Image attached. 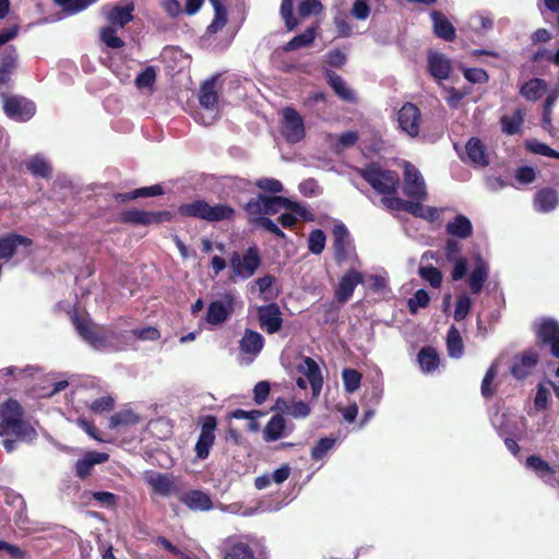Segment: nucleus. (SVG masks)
<instances>
[{"instance_id":"obj_26","label":"nucleus","mask_w":559,"mask_h":559,"mask_svg":"<svg viewBox=\"0 0 559 559\" xmlns=\"http://www.w3.org/2000/svg\"><path fill=\"white\" fill-rule=\"evenodd\" d=\"M428 70L437 80H445L451 72V62L442 53L431 51L428 55Z\"/></svg>"},{"instance_id":"obj_57","label":"nucleus","mask_w":559,"mask_h":559,"mask_svg":"<svg viewBox=\"0 0 559 559\" xmlns=\"http://www.w3.org/2000/svg\"><path fill=\"white\" fill-rule=\"evenodd\" d=\"M323 10V5L318 0H304L298 8V13L301 17L311 14H319Z\"/></svg>"},{"instance_id":"obj_25","label":"nucleus","mask_w":559,"mask_h":559,"mask_svg":"<svg viewBox=\"0 0 559 559\" xmlns=\"http://www.w3.org/2000/svg\"><path fill=\"white\" fill-rule=\"evenodd\" d=\"M536 344L543 348L549 346L559 336V323L554 319H544L535 330Z\"/></svg>"},{"instance_id":"obj_6","label":"nucleus","mask_w":559,"mask_h":559,"mask_svg":"<svg viewBox=\"0 0 559 559\" xmlns=\"http://www.w3.org/2000/svg\"><path fill=\"white\" fill-rule=\"evenodd\" d=\"M200 110L195 119L204 126H210L219 117V102L216 79L205 81L199 92Z\"/></svg>"},{"instance_id":"obj_43","label":"nucleus","mask_w":559,"mask_h":559,"mask_svg":"<svg viewBox=\"0 0 559 559\" xmlns=\"http://www.w3.org/2000/svg\"><path fill=\"white\" fill-rule=\"evenodd\" d=\"M12 503L17 504V510L14 514V523L21 530H28L31 521L26 514V503L21 495H16L12 499Z\"/></svg>"},{"instance_id":"obj_22","label":"nucleus","mask_w":559,"mask_h":559,"mask_svg":"<svg viewBox=\"0 0 559 559\" xmlns=\"http://www.w3.org/2000/svg\"><path fill=\"white\" fill-rule=\"evenodd\" d=\"M145 480L155 493L163 497H168L179 492V488L173 477L167 474L152 473L146 476Z\"/></svg>"},{"instance_id":"obj_54","label":"nucleus","mask_w":559,"mask_h":559,"mask_svg":"<svg viewBox=\"0 0 559 559\" xmlns=\"http://www.w3.org/2000/svg\"><path fill=\"white\" fill-rule=\"evenodd\" d=\"M17 51L13 46L7 48V50L0 56V68L13 72L17 66Z\"/></svg>"},{"instance_id":"obj_11","label":"nucleus","mask_w":559,"mask_h":559,"mask_svg":"<svg viewBox=\"0 0 559 559\" xmlns=\"http://www.w3.org/2000/svg\"><path fill=\"white\" fill-rule=\"evenodd\" d=\"M396 121L399 129L409 138H417L420 133L423 124V116L420 109L407 103L397 111Z\"/></svg>"},{"instance_id":"obj_60","label":"nucleus","mask_w":559,"mask_h":559,"mask_svg":"<svg viewBox=\"0 0 559 559\" xmlns=\"http://www.w3.org/2000/svg\"><path fill=\"white\" fill-rule=\"evenodd\" d=\"M271 385L267 381H260L253 388V401L257 405H262L269 397Z\"/></svg>"},{"instance_id":"obj_50","label":"nucleus","mask_w":559,"mask_h":559,"mask_svg":"<svg viewBox=\"0 0 559 559\" xmlns=\"http://www.w3.org/2000/svg\"><path fill=\"white\" fill-rule=\"evenodd\" d=\"M419 275L433 288H439L442 284L443 276L441 271L432 265L421 266L419 269Z\"/></svg>"},{"instance_id":"obj_27","label":"nucleus","mask_w":559,"mask_h":559,"mask_svg":"<svg viewBox=\"0 0 559 559\" xmlns=\"http://www.w3.org/2000/svg\"><path fill=\"white\" fill-rule=\"evenodd\" d=\"M264 346L263 336L251 329H246L239 342V349L243 354L257 356Z\"/></svg>"},{"instance_id":"obj_46","label":"nucleus","mask_w":559,"mask_h":559,"mask_svg":"<svg viewBox=\"0 0 559 559\" xmlns=\"http://www.w3.org/2000/svg\"><path fill=\"white\" fill-rule=\"evenodd\" d=\"M26 168L34 176L47 178L50 176L51 168L47 164V162L40 157H33L28 162H26Z\"/></svg>"},{"instance_id":"obj_36","label":"nucleus","mask_w":559,"mask_h":559,"mask_svg":"<svg viewBox=\"0 0 559 559\" xmlns=\"http://www.w3.org/2000/svg\"><path fill=\"white\" fill-rule=\"evenodd\" d=\"M523 121L524 111L522 109H516V111L513 115H504L501 117V129L506 134H518L521 132Z\"/></svg>"},{"instance_id":"obj_45","label":"nucleus","mask_w":559,"mask_h":559,"mask_svg":"<svg viewBox=\"0 0 559 559\" xmlns=\"http://www.w3.org/2000/svg\"><path fill=\"white\" fill-rule=\"evenodd\" d=\"M328 80L334 92L345 100H352L354 98L353 92L347 87L343 79L335 73H328Z\"/></svg>"},{"instance_id":"obj_7","label":"nucleus","mask_w":559,"mask_h":559,"mask_svg":"<svg viewBox=\"0 0 559 559\" xmlns=\"http://www.w3.org/2000/svg\"><path fill=\"white\" fill-rule=\"evenodd\" d=\"M364 179L379 193L384 197H397L396 188L399 185V176L396 173L383 169L380 166L371 165L360 170Z\"/></svg>"},{"instance_id":"obj_23","label":"nucleus","mask_w":559,"mask_h":559,"mask_svg":"<svg viewBox=\"0 0 559 559\" xmlns=\"http://www.w3.org/2000/svg\"><path fill=\"white\" fill-rule=\"evenodd\" d=\"M539 360V356L534 350H527L516 357L511 367V374L518 379H525L534 369Z\"/></svg>"},{"instance_id":"obj_44","label":"nucleus","mask_w":559,"mask_h":559,"mask_svg":"<svg viewBox=\"0 0 559 559\" xmlns=\"http://www.w3.org/2000/svg\"><path fill=\"white\" fill-rule=\"evenodd\" d=\"M361 378L362 376L358 370L344 368L342 371V379L345 391L348 393L357 391L360 386Z\"/></svg>"},{"instance_id":"obj_58","label":"nucleus","mask_w":559,"mask_h":559,"mask_svg":"<svg viewBox=\"0 0 559 559\" xmlns=\"http://www.w3.org/2000/svg\"><path fill=\"white\" fill-rule=\"evenodd\" d=\"M115 407V400L110 395L102 396L96 399L91 404V409L96 414H102L105 412H110Z\"/></svg>"},{"instance_id":"obj_17","label":"nucleus","mask_w":559,"mask_h":559,"mask_svg":"<svg viewBox=\"0 0 559 559\" xmlns=\"http://www.w3.org/2000/svg\"><path fill=\"white\" fill-rule=\"evenodd\" d=\"M364 277L360 272L349 269L340 280L335 288V298L338 302L345 304L353 296L356 286L362 283Z\"/></svg>"},{"instance_id":"obj_3","label":"nucleus","mask_w":559,"mask_h":559,"mask_svg":"<svg viewBox=\"0 0 559 559\" xmlns=\"http://www.w3.org/2000/svg\"><path fill=\"white\" fill-rule=\"evenodd\" d=\"M444 248V255L447 260L453 264L451 278L455 282L465 278L468 274L469 267L472 266L467 284L473 294H480L489 277L490 269L488 262L479 253H474L471 259L464 257L461 253V247Z\"/></svg>"},{"instance_id":"obj_30","label":"nucleus","mask_w":559,"mask_h":559,"mask_svg":"<svg viewBox=\"0 0 559 559\" xmlns=\"http://www.w3.org/2000/svg\"><path fill=\"white\" fill-rule=\"evenodd\" d=\"M466 155L469 162L476 166L484 167L488 165L486 148L478 139L472 138L466 143Z\"/></svg>"},{"instance_id":"obj_62","label":"nucleus","mask_w":559,"mask_h":559,"mask_svg":"<svg viewBox=\"0 0 559 559\" xmlns=\"http://www.w3.org/2000/svg\"><path fill=\"white\" fill-rule=\"evenodd\" d=\"M132 334L141 341H157L160 337V332L155 326L135 329L132 330Z\"/></svg>"},{"instance_id":"obj_34","label":"nucleus","mask_w":559,"mask_h":559,"mask_svg":"<svg viewBox=\"0 0 559 559\" xmlns=\"http://www.w3.org/2000/svg\"><path fill=\"white\" fill-rule=\"evenodd\" d=\"M328 141L334 152L341 153L356 144L358 134L354 131H347L342 134H330Z\"/></svg>"},{"instance_id":"obj_18","label":"nucleus","mask_w":559,"mask_h":559,"mask_svg":"<svg viewBox=\"0 0 559 559\" xmlns=\"http://www.w3.org/2000/svg\"><path fill=\"white\" fill-rule=\"evenodd\" d=\"M135 5L133 1H123L121 4H116L110 8L105 16L112 27L123 28L128 23L133 21V12Z\"/></svg>"},{"instance_id":"obj_14","label":"nucleus","mask_w":559,"mask_h":559,"mask_svg":"<svg viewBox=\"0 0 559 559\" xmlns=\"http://www.w3.org/2000/svg\"><path fill=\"white\" fill-rule=\"evenodd\" d=\"M3 110L16 121H27L36 112L35 104L23 96H3Z\"/></svg>"},{"instance_id":"obj_47","label":"nucleus","mask_w":559,"mask_h":559,"mask_svg":"<svg viewBox=\"0 0 559 559\" xmlns=\"http://www.w3.org/2000/svg\"><path fill=\"white\" fill-rule=\"evenodd\" d=\"M526 467L535 471L540 477L546 474H555V469L539 455H530L526 459Z\"/></svg>"},{"instance_id":"obj_19","label":"nucleus","mask_w":559,"mask_h":559,"mask_svg":"<svg viewBox=\"0 0 559 559\" xmlns=\"http://www.w3.org/2000/svg\"><path fill=\"white\" fill-rule=\"evenodd\" d=\"M109 457V454L106 452H85L83 457L75 462V475L81 479L87 478L92 475L95 465L108 462Z\"/></svg>"},{"instance_id":"obj_61","label":"nucleus","mask_w":559,"mask_h":559,"mask_svg":"<svg viewBox=\"0 0 559 559\" xmlns=\"http://www.w3.org/2000/svg\"><path fill=\"white\" fill-rule=\"evenodd\" d=\"M526 147L533 153L548 157L559 158V152L554 151L548 145L540 143L538 141H528L526 143Z\"/></svg>"},{"instance_id":"obj_4","label":"nucleus","mask_w":559,"mask_h":559,"mask_svg":"<svg viewBox=\"0 0 559 559\" xmlns=\"http://www.w3.org/2000/svg\"><path fill=\"white\" fill-rule=\"evenodd\" d=\"M178 212L185 217H195L211 223L231 219L235 211L226 204L211 205L203 200L181 204Z\"/></svg>"},{"instance_id":"obj_2","label":"nucleus","mask_w":559,"mask_h":559,"mask_svg":"<svg viewBox=\"0 0 559 559\" xmlns=\"http://www.w3.org/2000/svg\"><path fill=\"white\" fill-rule=\"evenodd\" d=\"M0 436L8 453L16 450L21 442H31L37 437L35 428L25 419L21 403L12 397L0 403Z\"/></svg>"},{"instance_id":"obj_63","label":"nucleus","mask_w":559,"mask_h":559,"mask_svg":"<svg viewBox=\"0 0 559 559\" xmlns=\"http://www.w3.org/2000/svg\"><path fill=\"white\" fill-rule=\"evenodd\" d=\"M464 76L467 81L474 84L486 83L488 81L487 72L479 68L465 69Z\"/></svg>"},{"instance_id":"obj_48","label":"nucleus","mask_w":559,"mask_h":559,"mask_svg":"<svg viewBox=\"0 0 559 559\" xmlns=\"http://www.w3.org/2000/svg\"><path fill=\"white\" fill-rule=\"evenodd\" d=\"M472 309V299L468 295L463 294L456 298L453 318L456 322H461L468 316Z\"/></svg>"},{"instance_id":"obj_38","label":"nucleus","mask_w":559,"mask_h":559,"mask_svg":"<svg viewBox=\"0 0 559 559\" xmlns=\"http://www.w3.org/2000/svg\"><path fill=\"white\" fill-rule=\"evenodd\" d=\"M139 421V415H136L132 409H122L110 416L108 427L110 429H116L118 427L135 425Z\"/></svg>"},{"instance_id":"obj_51","label":"nucleus","mask_w":559,"mask_h":559,"mask_svg":"<svg viewBox=\"0 0 559 559\" xmlns=\"http://www.w3.org/2000/svg\"><path fill=\"white\" fill-rule=\"evenodd\" d=\"M102 41L109 48H121L123 40L117 35V28L110 25L100 29Z\"/></svg>"},{"instance_id":"obj_29","label":"nucleus","mask_w":559,"mask_h":559,"mask_svg":"<svg viewBox=\"0 0 559 559\" xmlns=\"http://www.w3.org/2000/svg\"><path fill=\"white\" fill-rule=\"evenodd\" d=\"M447 231L453 237L466 239L473 233V225L466 216L456 215L447 224Z\"/></svg>"},{"instance_id":"obj_24","label":"nucleus","mask_w":559,"mask_h":559,"mask_svg":"<svg viewBox=\"0 0 559 559\" xmlns=\"http://www.w3.org/2000/svg\"><path fill=\"white\" fill-rule=\"evenodd\" d=\"M179 500L193 511H210L213 508L211 497L199 489H192L183 492Z\"/></svg>"},{"instance_id":"obj_8","label":"nucleus","mask_w":559,"mask_h":559,"mask_svg":"<svg viewBox=\"0 0 559 559\" xmlns=\"http://www.w3.org/2000/svg\"><path fill=\"white\" fill-rule=\"evenodd\" d=\"M382 204L392 211H406L416 217L435 222L440 218L441 210L437 207L426 206L420 202L404 201L399 197H384Z\"/></svg>"},{"instance_id":"obj_39","label":"nucleus","mask_w":559,"mask_h":559,"mask_svg":"<svg viewBox=\"0 0 559 559\" xmlns=\"http://www.w3.org/2000/svg\"><path fill=\"white\" fill-rule=\"evenodd\" d=\"M224 559H255V556L248 544L238 542L225 549Z\"/></svg>"},{"instance_id":"obj_53","label":"nucleus","mask_w":559,"mask_h":559,"mask_svg":"<svg viewBox=\"0 0 559 559\" xmlns=\"http://www.w3.org/2000/svg\"><path fill=\"white\" fill-rule=\"evenodd\" d=\"M430 301V296L427 290L418 289L407 301V307L411 313H416L419 308L428 307Z\"/></svg>"},{"instance_id":"obj_33","label":"nucleus","mask_w":559,"mask_h":559,"mask_svg":"<svg viewBox=\"0 0 559 559\" xmlns=\"http://www.w3.org/2000/svg\"><path fill=\"white\" fill-rule=\"evenodd\" d=\"M433 29L438 37L445 40H452L455 37V29L449 20L441 13L433 11L431 13Z\"/></svg>"},{"instance_id":"obj_56","label":"nucleus","mask_w":559,"mask_h":559,"mask_svg":"<svg viewBox=\"0 0 559 559\" xmlns=\"http://www.w3.org/2000/svg\"><path fill=\"white\" fill-rule=\"evenodd\" d=\"M493 25V19L487 13H477L471 19V26L475 31H487Z\"/></svg>"},{"instance_id":"obj_35","label":"nucleus","mask_w":559,"mask_h":559,"mask_svg":"<svg viewBox=\"0 0 559 559\" xmlns=\"http://www.w3.org/2000/svg\"><path fill=\"white\" fill-rule=\"evenodd\" d=\"M558 204L557 192L552 189L540 190L534 199V206L539 212H549Z\"/></svg>"},{"instance_id":"obj_13","label":"nucleus","mask_w":559,"mask_h":559,"mask_svg":"<svg viewBox=\"0 0 559 559\" xmlns=\"http://www.w3.org/2000/svg\"><path fill=\"white\" fill-rule=\"evenodd\" d=\"M173 214L168 211H144L139 209H129L120 213V221L135 225H154L170 221Z\"/></svg>"},{"instance_id":"obj_59","label":"nucleus","mask_w":559,"mask_h":559,"mask_svg":"<svg viewBox=\"0 0 559 559\" xmlns=\"http://www.w3.org/2000/svg\"><path fill=\"white\" fill-rule=\"evenodd\" d=\"M156 80V72L153 68H146L135 79V84L139 88H150Z\"/></svg>"},{"instance_id":"obj_15","label":"nucleus","mask_w":559,"mask_h":559,"mask_svg":"<svg viewBox=\"0 0 559 559\" xmlns=\"http://www.w3.org/2000/svg\"><path fill=\"white\" fill-rule=\"evenodd\" d=\"M281 130L285 139L292 143L301 141L306 135L302 117L290 107L283 109Z\"/></svg>"},{"instance_id":"obj_37","label":"nucleus","mask_w":559,"mask_h":559,"mask_svg":"<svg viewBox=\"0 0 559 559\" xmlns=\"http://www.w3.org/2000/svg\"><path fill=\"white\" fill-rule=\"evenodd\" d=\"M447 349L450 357L460 358L464 353V345L459 330L452 325L447 334Z\"/></svg>"},{"instance_id":"obj_42","label":"nucleus","mask_w":559,"mask_h":559,"mask_svg":"<svg viewBox=\"0 0 559 559\" xmlns=\"http://www.w3.org/2000/svg\"><path fill=\"white\" fill-rule=\"evenodd\" d=\"M210 3L214 9L215 15L212 23L207 27V32L214 34L226 25L227 16L226 10L219 0H210Z\"/></svg>"},{"instance_id":"obj_10","label":"nucleus","mask_w":559,"mask_h":559,"mask_svg":"<svg viewBox=\"0 0 559 559\" xmlns=\"http://www.w3.org/2000/svg\"><path fill=\"white\" fill-rule=\"evenodd\" d=\"M403 192L406 197L418 201L427 199V188L420 171L409 162H403Z\"/></svg>"},{"instance_id":"obj_31","label":"nucleus","mask_w":559,"mask_h":559,"mask_svg":"<svg viewBox=\"0 0 559 559\" xmlns=\"http://www.w3.org/2000/svg\"><path fill=\"white\" fill-rule=\"evenodd\" d=\"M83 498L95 501L98 507L106 508L108 510H116L119 504V496L109 491H85Z\"/></svg>"},{"instance_id":"obj_20","label":"nucleus","mask_w":559,"mask_h":559,"mask_svg":"<svg viewBox=\"0 0 559 559\" xmlns=\"http://www.w3.org/2000/svg\"><path fill=\"white\" fill-rule=\"evenodd\" d=\"M225 300L227 305L224 302L216 300L212 301L206 311V322L211 325H218L224 323L233 312L234 305V296L231 294L225 295Z\"/></svg>"},{"instance_id":"obj_55","label":"nucleus","mask_w":559,"mask_h":559,"mask_svg":"<svg viewBox=\"0 0 559 559\" xmlns=\"http://www.w3.org/2000/svg\"><path fill=\"white\" fill-rule=\"evenodd\" d=\"M281 15L288 31L294 29L298 25V21L293 16V0H282Z\"/></svg>"},{"instance_id":"obj_1","label":"nucleus","mask_w":559,"mask_h":559,"mask_svg":"<svg viewBox=\"0 0 559 559\" xmlns=\"http://www.w3.org/2000/svg\"><path fill=\"white\" fill-rule=\"evenodd\" d=\"M246 211L251 222L282 238L284 234L267 217L269 215L280 214V222L283 227H293L299 218L312 221V214L304 205L283 197L260 194L247 203Z\"/></svg>"},{"instance_id":"obj_64","label":"nucleus","mask_w":559,"mask_h":559,"mask_svg":"<svg viewBox=\"0 0 559 559\" xmlns=\"http://www.w3.org/2000/svg\"><path fill=\"white\" fill-rule=\"evenodd\" d=\"M332 235L334 245H343L344 242L349 241V233L343 223H334Z\"/></svg>"},{"instance_id":"obj_21","label":"nucleus","mask_w":559,"mask_h":559,"mask_svg":"<svg viewBox=\"0 0 559 559\" xmlns=\"http://www.w3.org/2000/svg\"><path fill=\"white\" fill-rule=\"evenodd\" d=\"M298 370L302 372L309 381L312 395L318 397L322 390L323 377L317 361L311 357H305L302 364L298 366Z\"/></svg>"},{"instance_id":"obj_52","label":"nucleus","mask_w":559,"mask_h":559,"mask_svg":"<svg viewBox=\"0 0 559 559\" xmlns=\"http://www.w3.org/2000/svg\"><path fill=\"white\" fill-rule=\"evenodd\" d=\"M334 438H321L311 449V459L313 461L322 460L328 452L334 447Z\"/></svg>"},{"instance_id":"obj_32","label":"nucleus","mask_w":559,"mask_h":559,"mask_svg":"<svg viewBox=\"0 0 559 559\" xmlns=\"http://www.w3.org/2000/svg\"><path fill=\"white\" fill-rule=\"evenodd\" d=\"M285 428L286 420L282 415L276 414L272 416L263 431L264 440L270 442L283 438L285 436Z\"/></svg>"},{"instance_id":"obj_28","label":"nucleus","mask_w":559,"mask_h":559,"mask_svg":"<svg viewBox=\"0 0 559 559\" xmlns=\"http://www.w3.org/2000/svg\"><path fill=\"white\" fill-rule=\"evenodd\" d=\"M417 361L423 372L430 373L438 369L440 357L432 346H424L417 354Z\"/></svg>"},{"instance_id":"obj_9","label":"nucleus","mask_w":559,"mask_h":559,"mask_svg":"<svg viewBox=\"0 0 559 559\" xmlns=\"http://www.w3.org/2000/svg\"><path fill=\"white\" fill-rule=\"evenodd\" d=\"M260 264L261 258L257 247H248L242 257L238 252H234L230 258V269L233 272L230 280L235 281V277L241 280L250 278Z\"/></svg>"},{"instance_id":"obj_40","label":"nucleus","mask_w":559,"mask_h":559,"mask_svg":"<svg viewBox=\"0 0 559 559\" xmlns=\"http://www.w3.org/2000/svg\"><path fill=\"white\" fill-rule=\"evenodd\" d=\"M316 36L317 26L309 27L302 34L295 36L292 40H289L285 46V50L290 51L309 46L314 40Z\"/></svg>"},{"instance_id":"obj_41","label":"nucleus","mask_w":559,"mask_h":559,"mask_svg":"<svg viewBox=\"0 0 559 559\" xmlns=\"http://www.w3.org/2000/svg\"><path fill=\"white\" fill-rule=\"evenodd\" d=\"M546 90V83L540 79H533L521 87V94L528 100H536Z\"/></svg>"},{"instance_id":"obj_12","label":"nucleus","mask_w":559,"mask_h":559,"mask_svg":"<svg viewBox=\"0 0 559 559\" xmlns=\"http://www.w3.org/2000/svg\"><path fill=\"white\" fill-rule=\"evenodd\" d=\"M200 420L201 431L197 440L194 451L198 459L205 460L209 457L210 451L215 442L217 419L214 415H206L201 417Z\"/></svg>"},{"instance_id":"obj_16","label":"nucleus","mask_w":559,"mask_h":559,"mask_svg":"<svg viewBox=\"0 0 559 559\" xmlns=\"http://www.w3.org/2000/svg\"><path fill=\"white\" fill-rule=\"evenodd\" d=\"M257 313L261 329L267 334H275L282 329L283 317L277 304L271 302L260 306L257 309Z\"/></svg>"},{"instance_id":"obj_49","label":"nucleus","mask_w":559,"mask_h":559,"mask_svg":"<svg viewBox=\"0 0 559 559\" xmlns=\"http://www.w3.org/2000/svg\"><path fill=\"white\" fill-rule=\"evenodd\" d=\"M496 377H497V369L495 366H490L487 369V371L483 378L481 385H480L481 395L486 400L491 399L496 393V389L492 386V383H493Z\"/></svg>"},{"instance_id":"obj_5","label":"nucleus","mask_w":559,"mask_h":559,"mask_svg":"<svg viewBox=\"0 0 559 559\" xmlns=\"http://www.w3.org/2000/svg\"><path fill=\"white\" fill-rule=\"evenodd\" d=\"M72 325L83 342L95 349H100L107 344L105 329L96 324L88 313H81L75 306H72Z\"/></svg>"}]
</instances>
